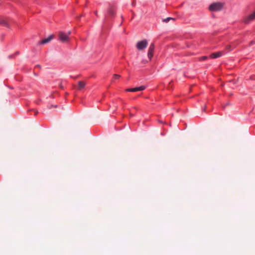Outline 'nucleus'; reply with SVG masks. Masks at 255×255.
I'll list each match as a JSON object with an SVG mask.
<instances>
[{"label":"nucleus","instance_id":"f03ea898","mask_svg":"<svg viewBox=\"0 0 255 255\" xmlns=\"http://www.w3.org/2000/svg\"><path fill=\"white\" fill-rule=\"evenodd\" d=\"M70 34V31H69L67 33L63 31H60L59 33V39L63 42H67L69 40V35Z\"/></svg>","mask_w":255,"mask_h":255},{"label":"nucleus","instance_id":"f257e3e1","mask_svg":"<svg viewBox=\"0 0 255 255\" xmlns=\"http://www.w3.org/2000/svg\"><path fill=\"white\" fill-rule=\"evenodd\" d=\"M224 4L222 2H217L211 3L209 6V9L211 11H218L222 9Z\"/></svg>","mask_w":255,"mask_h":255},{"label":"nucleus","instance_id":"39448f33","mask_svg":"<svg viewBox=\"0 0 255 255\" xmlns=\"http://www.w3.org/2000/svg\"><path fill=\"white\" fill-rule=\"evenodd\" d=\"M146 87L145 86H140L139 87H135L133 88H128L126 90L127 92H136L138 91H141L145 90Z\"/></svg>","mask_w":255,"mask_h":255},{"label":"nucleus","instance_id":"f8f14e48","mask_svg":"<svg viewBox=\"0 0 255 255\" xmlns=\"http://www.w3.org/2000/svg\"><path fill=\"white\" fill-rule=\"evenodd\" d=\"M120 78V75L118 74H115L113 76V81H114L116 80L119 79Z\"/></svg>","mask_w":255,"mask_h":255},{"label":"nucleus","instance_id":"4468645a","mask_svg":"<svg viewBox=\"0 0 255 255\" xmlns=\"http://www.w3.org/2000/svg\"><path fill=\"white\" fill-rule=\"evenodd\" d=\"M207 59V56H202L201 58V59L202 60H204Z\"/></svg>","mask_w":255,"mask_h":255},{"label":"nucleus","instance_id":"6e6552de","mask_svg":"<svg viewBox=\"0 0 255 255\" xmlns=\"http://www.w3.org/2000/svg\"><path fill=\"white\" fill-rule=\"evenodd\" d=\"M52 38L53 37L52 35H49L47 38L42 39L40 43L42 44H46L49 42L52 39Z\"/></svg>","mask_w":255,"mask_h":255},{"label":"nucleus","instance_id":"423d86ee","mask_svg":"<svg viewBox=\"0 0 255 255\" xmlns=\"http://www.w3.org/2000/svg\"><path fill=\"white\" fill-rule=\"evenodd\" d=\"M255 19V10L253 11V12L249 15L248 17L245 18L244 21L246 23H249L251 21Z\"/></svg>","mask_w":255,"mask_h":255},{"label":"nucleus","instance_id":"1a4fd4ad","mask_svg":"<svg viewBox=\"0 0 255 255\" xmlns=\"http://www.w3.org/2000/svg\"><path fill=\"white\" fill-rule=\"evenodd\" d=\"M108 12L111 15H114L115 13V10L114 7H111L108 10Z\"/></svg>","mask_w":255,"mask_h":255},{"label":"nucleus","instance_id":"9b49d317","mask_svg":"<svg viewBox=\"0 0 255 255\" xmlns=\"http://www.w3.org/2000/svg\"><path fill=\"white\" fill-rule=\"evenodd\" d=\"M78 86H79V89H81L83 88L85 86V84L82 81H79L78 82Z\"/></svg>","mask_w":255,"mask_h":255},{"label":"nucleus","instance_id":"ddd939ff","mask_svg":"<svg viewBox=\"0 0 255 255\" xmlns=\"http://www.w3.org/2000/svg\"><path fill=\"white\" fill-rule=\"evenodd\" d=\"M170 19H174L173 18H171L170 17H167L164 19H163V21L164 22H167L168 21H169Z\"/></svg>","mask_w":255,"mask_h":255},{"label":"nucleus","instance_id":"0eeeda50","mask_svg":"<svg viewBox=\"0 0 255 255\" xmlns=\"http://www.w3.org/2000/svg\"><path fill=\"white\" fill-rule=\"evenodd\" d=\"M223 52L221 51H218L217 52L212 53L210 57L211 58H217L221 57L223 55Z\"/></svg>","mask_w":255,"mask_h":255},{"label":"nucleus","instance_id":"9d476101","mask_svg":"<svg viewBox=\"0 0 255 255\" xmlns=\"http://www.w3.org/2000/svg\"><path fill=\"white\" fill-rule=\"evenodd\" d=\"M0 24L3 25L7 27L9 26L8 23L5 20H0Z\"/></svg>","mask_w":255,"mask_h":255},{"label":"nucleus","instance_id":"20e7f679","mask_svg":"<svg viewBox=\"0 0 255 255\" xmlns=\"http://www.w3.org/2000/svg\"><path fill=\"white\" fill-rule=\"evenodd\" d=\"M155 49V46L154 43H151L148 48L147 52V56L149 60L150 61L153 55V53Z\"/></svg>","mask_w":255,"mask_h":255},{"label":"nucleus","instance_id":"7ed1b4c3","mask_svg":"<svg viewBox=\"0 0 255 255\" xmlns=\"http://www.w3.org/2000/svg\"><path fill=\"white\" fill-rule=\"evenodd\" d=\"M148 44V42L146 39H144L138 41L136 45V47L138 50H142L145 49Z\"/></svg>","mask_w":255,"mask_h":255},{"label":"nucleus","instance_id":"2eb2a0df","mask_svg":"<svg viewBox=\"0 0 255 255\" xmlns=\"http://www.w3.org/2000/svg\"><path fill=\"white\" fill-rule=\"evenodd\" d=\"M206 108V106H205L204 107L203 110L204 111L205 110Z\"/></svg>","mask_w":255,"mask_h":255}]
</instances>
